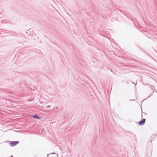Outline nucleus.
I'll use <instances>...</instances> for the list:
<instances>
[{
	"instance_id": "obj_1",
	"label": "nucleus",
	"mask_w": 157,
	"mask_h": 157,
	"mask_svg": "<svg viewBox=\"0 0 157 157\" xmlns=\"http://www.w3.org/2000/svg\"><path fill=\"white\" fill-rule=\"evenodd\" d=\"M18 141H13L10 142V145L11 146H14L19 143Z\"/></svg>"
},
{
	"instance_id": "obj_2",
	"label": "nucleus",
	"mask_w": 157,
	"mask_h": 157,
	"mask_svg": "<svg viewBox=\"0 0 157 157\" xmlns=\"http://www.w3.org/2000/svg\"><path fill=\"white\" fill-rule=\"evenodd\" d=\"M146 121V119H143V120L140 121L138 123V124L140 125H144Z\"/></svg>"
},
{
	"instance_id": "obj_3",
	"label": "nucleus",
	"mask_w": 157,
	"mask_h": 157,
	"mask_svg": "<svg viewBox=\"0 0 157 157\" xmlns=\"http://www.w3.org/2000/svg\"><path fill=\"white\" fill-rule=\"evenodd\" d=\"M33 118L35 119H40L41 117L38 116L37 114L33 116Z\"/></svg>"
},
{
	"instance_id": "obj_4",
	"label": "nucleus",
	"mask_w": 157,
	"mask_h": 157,
	"mask_svg": "<svg viewBox=\"0 0 157 157\" xmlns=\"http://www.w3.org/2000/svg\"><path fill=\"white\" fill-rule=\"evenodd\" d=\"M147 152H148V154H149L150 155H151L152 154V150L151 149L149 151H147Z\"/></svg>"
},
{
	"instance_id": "obj_5",
	"label": "nucleus",
	"mask_w": 157,
	"mask_h": 157,
	"mask_svg": "<svg viewBox=\"0 0 157 157\" xmlns=\"http://www.w3.org/2000/svg\"><path fill=\"white\" fill-rule=\"evenodd\" d=\"M51 107V106L50 105H48V106H47L46 107V108H50V107Z\"/></svg>"
},
{
	"instance_id": "obj_6",
	"label": "nucleus",
	"mask_w": 157,
	"mask_h": 157,
	"mask_svg": "<svg viewBox=\"0 0 157 157\" xmlns=\"http://www.w3.org/2000/svg\"><path fill=\"white\" fill-rule=\"evenodd\" d=\"M50 155H52V154H56V153L55 152H53L51 153H50Z\"/></svg>"
},
{
	"instance_id": "obj_7",
	"label": "nucleus",
	"mask_w": 157,
	"mask_h": 157,
	"mask_svg": "<svg viewBox=\"0 0 157 157\" xmlns=\"http://www.w3.org/2000/svg\"><path fill=\"white\" fill-rule=\"evenodd\" d=\"M50 155V154H48L47 155V157H49V155Z\"/></svg>"
},
{
	"instance_id": "obj_8",
	"label": "nucleus",
	"mask_w": 157,
	"mask_h": 157,
	"mask_svg": "<svg viewBox=\"0 0 157 157\" xmlns=\"http://www.w3.org/2000/svg\"><path fill=\"white\" fill-rule=\"evenodd\" d=\"M119 11H120L121 12H121V10H120V9H119Z\"/></svg>"
},
{
	"instance_id": "obj_9",
	"label": "nucleus",
	"mask_w": 157,
	"mask_h": 157,
	"mask_svg": "<svg viewBox=\"0 0 157 157\" xmlns=\"http://www.w3.org/2000/svg\"><path fill=\"white\" fill-rule=\"evenodd\" d=\"M57 157H58V154H57Z\"/></svg>"
},
{
	"instance_id": "obj_10",
	"label": "nucleus",
	"mask_w": 157,
	"mask_h": 157,
	"mask_svg": "<svg viewBox=\"0 0 157 157\" xmlns=\"http://www.w3.org/2000/svg\"><path fill=\"white\" fill-rule=\"evenodd\" d=\"M11 157H13V156L12 155H11Z\"/></svg>"
},
{
	"instance_id": "obj_11",
	"label": "nucleus",
	"mask_w": 157,
	"mask_h": 157,
	"mask_svg": "<svg viewBox=\"0 0 157 157\" xmlns=\"http://www.w3.org/2000/svg\"><path fill=\"white\" fill-rule=\"evenodd\" d=\"M122 13L123 14H124V15H125V14H124L123 13H122Z\"/></svg>"
},
{
	"instance_id": "obj_12",
	"label": "nucleus",
	"mask_w": 157,
	"mask_h": 157,
	"mask_svg": "<svg viewBox=\"0 0 157 157\" xmlns=\"http://www.w3.org/2000/svg\"><path fill=\"white\" fill-rule=\"evenodd\" d=\"M133 84H134V83L133 82H132Z\"/></svg>"
}]
</instances>
